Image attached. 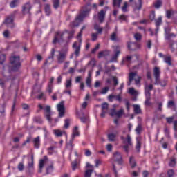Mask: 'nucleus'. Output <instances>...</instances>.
Wrapping results in <instances>:
<instances>
[{
  "label": "nucleus",
  "mask_w": 177,
  "mask_h": 177,
  "mask_svg": "<svg viewBox=\"0 0 177 177\" xmlns=\"http://www.w3.org/2000/svg\"><path fill=\"white\" fill-rule=\"evenodd\" d=\"M10 64L12 66L10 67V73L13 71L14 73L17 72L21 67V62H20V56L13 55L10 57Z\"/></svg>",
  "instance_id": "nucleus-1"
},
{
  "label": "nucleus",
  "mask_w": 177,
  "mask_h": 177,
  "mask_svg": "<svg viewBox=\"0 0 177 177\" xmlns=\"http://www.w3.org/2000/svg\"><path fill=\"white\" fill-rule=\"evenodd\" d=\"M84 2H85V4L82 6L79 15L85 19V17L89 16V13L92 10V4L91 3L92 0H84Z\"/></svg>",
  "instance_id": "nucleus-2"
},
{
  "label": "nucleus",
  "mask_w": 177,
  "mask_h": 177,
  "mask_svg": "<svg viewBox=\"0 0 177 177\" xmlns=\"http://www.w3.org/2000/svg\"><path fill=\"white\" fill-rule=\"evenodd\" d=\"M120 139L122 144L124 145L122 146V149H124L125 153H129V147L133 145L131 135L127 134V138L124 137V136H121Z\"/></svg>",
  "instance_id": "nucleus-3"
},
{
  "label": "nucleus",
  "mask_w": 177,
  "mask_h": 177,
  "mask_svg": "<svg viewBox=\"0 0 177 177\" xmlns=\"http://www.w3.org/2000/svg\"><path fill=\"white\" fill-rule=\"evenodd\" d=\"M31 9H32V6L30 1H28L22 6V14L23 15H31Z\"/></svg>",
  "instance_id": "nucleus-4"
},
{
  "label": "nucleus",
  "mask_w": 177,
  "mask_h": 177,
  "mask_svg": "<svg viewBox=\"0 0 177 177\" xmlns=\"http://www.w3.org/2000/svg\"><path fill=\"white\" fill-rule=\"evenodd\" d=\"M66 32H55V36L53 40V44H57V42H60V41L62 42H63V41H64V39L63 38V37H64V34Z\"/></svg>",
  "instance_id": "nucleus-5"
},
{
  "label": "nucleus",
  "mask_w": 177,
  "mask_h": 177,
  "mask_svg": "<svg viewBox=\"0 0 177 177\" xmlns=\"http://www.w3.org/2000/svg\"><path fill=\"white\" fill-rule=\"evenodd\" d=\"M85 18L79 14L73 21L70 24L71 27H78L81 21H84Z\"/></svg>",
  "instance_id": "nucleus-6"
},
{
  "label": "nucleus",
  "mask_w": 177,
  "mask_h": 177,
  "mask_svg": "<svg viewBox=\"0 0 177 177\" xmlns=\"http://www.w3.org/2000/svg\"><path fill=\"white\" fill-rule=\"evenodd\" d=\"M57 110L59 111V118L64 117V113L66 111V108H64V101H62L57 104Z\"/></svg>",
  "instance_id": "nucleus-7"
},
{
  "label": "nucleus",
  "mask_w": 177,
  "mask_h": 177,
  "mask_svg": "<svg viewBox=\"0 0 177 177\" xmlns=\"http://www.w3.org/2000/svg\"><path fill=\"white\" fill-rule=\"evenodd\" d=\"M123 115H124L123 109H121L118 111H115V109H112L111 110V113H110L111 117H114V115H115V117H118V118H121Z\"/></svg>",
  "instance_id": "nucleus-8"
},
{
  "label": "nucleus",
  "mask_w": 177,
  "mask_h": 177,
  "mask_svg": "<svg viewBox=\"0 0 177 177\" xmlns=\"http://www.w3.org/2000/svg\"><path fill=\"white\" fill-rule=\"evenodd\" d=\"M129 2L131 3V6L133 8V10H140L142 9V6L143 5V3L142 2V0H138L139 5L138 6V3L134 0H129Z\"/></svg>",
  "instance_id": "nucleus-9"
},
{
  "label": "nucleus",
  "mask_w": 177,
  "mask_h": 177,
  "mask_svg": "<svg viewBox=\"0 0 177 177\" xmlns=\"http://www.w3.org/2000/svg\"><path fill=\"white\" fill-rule=\"evenodd\" d=\"M66 58H67V50L64 53H59L57 57V63H59V64H62V63H64V61L66 60Z\"/></svg>",
  "instance_id": "nucleus-10"
},
{
  "label": "nucleus",
  "mask_w": 177,
  "mask_h": 177,
  "mask_svg": "<svg viewBox=\"0 0 177 177\" xmlns=\"http://www.w3.org/2000/svg\"><path fill=\"white\" fill-rule=\"evenodd\" d=\"M72 48L75 49L73 55H75V57H78L81 52V45L78 46V42L75 41L72 46Z\"/></svg>",
  "instance_id": "nucleus-11"
},
{
  "label": "nucleus",
  "mask_w": 177,
  "mask_h": 177,
  "mask_svg": "<svg viewBox=\"0 0 177 177\" xmlns=\"http://www.w3.org/2000/svg\"><path fill=\"white\" fill-rule=\"evenodd\" d=\"M17 13H19V10H16L10 15V17H8L5 20L6 24H10L13 23L14 19L16 17V15H17Z\"/></svg>",
  "instance_id": "nucleus-12"
},
{
  "label": "nucleus",
  "mask_w": 177,
  "mask_h": 177,
  "mask_svg": "<svg viewBox=\"0 0 177 177\" xmlns=\"http://www.w3.org/2000/svg\"><path fill=\"white\" fill-rule=\"evenodd\" d=\"M113 160L119 164V165H122V155L121 153L117 151L113 153Z\"/></svg>",
  "instance_id": "nucleus-13"
},
{
  "label": "nucleus",
  "mask_w": 177,
  "mask_h": 177,
  "mask_svg": "<svg viewBox=\"0 0 177 177\" xmlns=\"http://www.w3.org/2000/svg\"><path fill=\"white\" fill-rule=\"evenodd\" d=\"M114 55L112 56L111 59V62H117V59H118V56H120V53H121V48L119 46H116V48L114 50Z\"/></svg>",
  "instance_id": "nucleus-14"
},
{
  "label": "nucleus",
  "mask_w": 177,
  "mask_h": 177,
  "mask_svg": "<svg viewBox=\"0 0 177 177\" xmlns=\"http://www.w3.org/2000/svg\"><path fill=\"white\" fill-rule=\"evenodd\" d=\"M153 76L155 78V81L158 82L160 77H161V70H160V67L155 66L153 68Z\"/></svg>",
  "instance_id": "nucleus-15"
},
{
  "label": "nucleus",
  "mask_w": 177,
  "mask_h": 177,
  "mask_svg": "<svg viewBox=\"0 0 177 177\" xmlns=\"http://www.w3.org/2000/svg\"><path fill=\"white\" fill-rule=\"evenodd\" d=\"M167 109H171L173 111H176V102H175V100H170L168 101Z\"/></svg>",
  "instance_id": "nucleus-16"
},
{
  "label": "nucleus",
  "mask_w": 177,
  "mask_h": 177,
  "mask_svg": "<svg viewBox=\"0 0 177 177\" xmlns=\"http://www.w3.org/2000/svg\"><path fill=\"white\" fill-rule=\"evenodd\" d=\"M106 56H110V50H105L98 53V59H102V57H106Z\"/></svg>",
  "instance_id": "nucleus-17"
},
{
  "label": "nucleus",
  "mask_w": 177,
  "mask_h": 177,
  "mask_svg": "<svg viewBox=\"0 0 177 177\" xmlns=\"http://www.w3.org/2000/svg\"><path fill=\"white\" fill-rule=\"evenodd\" d=\"M106 17V12L104 10H101L98 14V19L100 23H103L104 21V17Z\"/></svg>",
  "instance_id": "nucleus-18"
},
{
  "label": "nucleus",
  "mask_w": 177,
  "mask_h": 177,
  "mask_svg": "<svg viewBox=\"0 0 177 177\" xmlns=\"http://www.w3.org/2000/svg\"><path fill=\"white\" fill-rule=\"evenodd\" d=\"M33 145L35 149H39V147L41 146V140L39 139V136L33 139Z\"/></svg>",
  "instance_id": "nucleus-19"
},
{
  "label": "nucleus",
  "mask_w": 177,
  "mask_h": 177,
  "mask_svg": "<svg viewBox=\"0 0 177 177\" xmlns=\"http://www.w3.org/2000/svg\"><path fill=\"white\" fill-rule=\"evenodd\" d=\"M136 77V73L135 72H131L129 74V82L127 83V85L129 86H131V84H132V81H133V79Z\"/></svg>",
  "instance_id": "nucleus-20"
},
{
  "label": "nucleus",
  "mask_w": 177,
  "mask_h": 177,
  "mask_svg": "<svg viewBox=\"0 0 177 177\" xmlns=\"http://www.w3.org/2000/svg\"><path fill=\"white\" fill-rule=\"evenodd\" d=\"M44 12H45L46 16H50V15H52V10L50 9V4H45Z\"/></svg>",
  "instance_id": "nucleus-21"
},
{
  "label": "nucleus",
  "mask_w": 177,
  "mask_h": 177,
  "mask_svg": "<svg viewBox=\"0 0 177 177\" xmlns=\"http://www.w3.org/2000/svg\"><path fill=\"white\" fill-rule=\"evenodd\" d=\"M74 138H71L68 143H66V149L70 150L71 153L73 151V149H74Z\"/></svg>",
  "instance_id": "nucleus-22"
},
{
  "label": "nucleus",
  "mask_w": 177,
  "mask_h": 177,
  "mask_svg": "<svg viewBox=\"0 0 177 177\" xmlns=\"http://www.w3.org/2000/svg\"><path fill=\"white\" fill-rule=\"evenodd\" d=\"M164 62L168 66H172V56L168 55L167 57H165Z\"/></svg>",
  "instance_id": "nucleus-23"
},
{
  "label": "nucleus",
  "mask_w": 177,
  "mask_h": 177,
  "mask_svg": "<svg viewBox=\"0 0 177 177\" xmlns=\"http://www.w3.org/2000/svg\"><path fill=\"white\" fill-rule=\"evenodd\" d=\"M19 3H20V0H12L10 3V8L13 9V8L19 6Z\"/></svg>",
  "instance_id": "nucleus-24"
},
{
  "label": "nucleus",
  "mask_w": 177,
  "mask_h": 177,
  "mask_svg": "<svg viewBox=\"0 0 177 177\" xmlns=\"http://www.w3.org/2000/svg\"><path fill=\"white\" fill-rule=\"evenodd\" d=\"M75 136H80V131H78V127L75 126L73 131L72 139H75Z\"/></svg>",
  "instance_id": "nucleus-25"
},
{
  "label": "nucleus",
  "mask_w": 177,
  "mask_h": 177,
  "mask_svg": "<svg viewBox=\"0 0 177 177\" xmlns=\"http://www.w3.org/2000/svg\"><path fill=\"white\" fill-rule=\"evenodd\" d=\"M154 85H160L161 86H167V80H161L159 78V80L158 82L156 80L155 81Z\"/></svg>",
  "instance_id": "nucleus-26"
},
{
  "label": "nucleus",
  "mask_w": 177,
  "mask_h": 177,
  "mask_svg": "<svg viewBox=\"0 0 177 177\" xmlns=\"http://www.w3.org/2000/svg\"><path fill=\"white\" fill-rule=\"evenodd\" d=\"M94 30L97 31L95 34H100L101 35V34L103 32V28L100 27V26L98 24L94 26Z\"/></svg>",
  "instance_id": "nucleus-27"
},
{
  "label": "nucleus",
  "mask_w": 177,
  "mask_h": 177,
  "mask_svg": "<svg viewBox=\"0 0 177 177\" xmlns=\"http://www.w3.org/2000/svg\"><path fill=\"white\" fill-rule=\"evenodd\" d=\"M34 168V155L31 156L30 162H28V169H31Z\"/></svg>",
  "instance_id": "nucleus-28"
},
{
  "label": "nucleus",
  "mask_w": 177,
  "mask_h": 177,
  "mask_svg": "<svg viewBox=\"0 0 177 177\" xmlns=\"http://www.w3.org/2000/svg\"><path fill=\"white\" fill-rule=\"evenodd\" d=\"M133 107H134V113L135 114H141L142 113V109H140V106L133 104Z\"/></svg>",
  "instance_id": "nucleus-29"
},
{
  "label": "nucleus",
  "mask_w": 177,
  "mask_h": 177,
  "mask_svg": "<svg viewBox=\"0 0 177 177\" xmlns=\"http://www.w3.org/2000/svg\"><path fill=\"white\" fill-rule=\"evenodd\" d=\"M53 7L54 9H59L60 8V0H53Z\"/></svg>",
  "instance_id": "nucleus-30"
},
{
  "label": "nucleus",
  "mask_w": 177,
  "mask_h": 177,
  "mask_svg": "<svg viewBox=\"0 0 177 177\" xmlns=\"http://www.w3.org/2000/svg\"><path fill=\"white\" fill-rule=\"evenodd\" d=\"M127 48L129 50H136V44L135 43H128Z\"/></svg>",
  "instance_id": "nucleus-31"
},
{
  "label": "nucleus",
  "mask_w": 177,
  "mask_h": 177,
  "mask_svg": "<svg viewBox=\"0 0 177 177\" xmlns=\"http://www.w3.org/2000/svg\"><path fill=\"white\" fill-rule=\"evenodd\" d=\"M122 0H113V8H120Z\"/></svg>",
  "instance_id": "nucleus-32"
},
{
  "label": "nucleus",
  "mask_w": 177,
  "mask_h": 177,
  "mask_svg": "<svg viewBox=\"0 0 177 177\" xmlns=\"http://www.w3.org/2000/svg\"><path fill=\"white\" fill-rule=\"evenodd\" d=\"M162 24V17H159L157 19H155V26L160 27Z\"/></svg>",
  "instance_id": "nucleus-33"
},
{
  "label": "nucleus",
  "mask_w": 177,
  "mask_h": 177,
  "mask_svg": "<svg viewBox=\"0 0 177 177\" xmlns=\"http://www.w3.org/2000/svg\"><path fill=\"white\" fill-rule=\"evenodd\" d=\"M153 6L156 9H160V6H162V1L161 0H157L154 3Z\"/></svg>",
  "instance_id": "nucleus-34"
},
{
  "label": "nucleus",
  "mask_w": 177,
  "mask_h": 177,
  "mask_svg": "<svg viewBox=\"0 0 177 177\" xmlns=\"http://www.w3.org/2000/svg\"><path fill=\"white\" fill-rule=\"evenodd\" d=\"M129 164L131 168H135V167H136V161H135L132 156L129 158Z\"/></svg>",
  "instance_id": "nucleus-35"
},
{
  "label": "nucleus",
  "mask_w": 177,
  "mask_h": 177,
  "mask_svg": "<svg viewBox=\"0 0 177 177\" xmlns=\"http://www.w3.org/2000/svg\"><path fill=\"white\" fill-rule=\"evenodd\" d=\"M34 122H36L37 124H42V118H41L40 116H35L33 118Z\"/></svg>",
  "instance_id": "nucleus-36"
},
{
  "label": "nucleus",
  "mask_w": 177,
  "mask_h": 177,
  "mask_svg": "<svg viewBox=\"0 0 177 177\" xmlns=\"http://www.w3.org/2000/svg\"><path fill=\"white\" fill-rule=\"evenodd\" d=\"M136 132L138 135H140V133H142V123L138 124V126L136 129Z\"/></svg>",
  "instance_id": "nucleus-37"
},
{
  "label": "nucleus",
  "mask_w": 177,
  "mask_h": 177,
  "mask_svg": "<svg viewBox=\"0 0 177 177\" xmlns=\"http://www.w3.org/2000/svg\"><path fill=\"white\" fill-rule=\"evenodd\" d=\"M53 171V162H51V164L46 168V174H51V172Z\"/></svg>",
  "instance_id": "nucleus-38"
},
{
  "label": "nucleus",
  "mask_w": 177,
  "mask_h": 177,
  "mask_svg": "<svg viewBox=\"0 0 177 177\" xmlns=\"http://www.w3.org/2000/svg\"><path fill=\"white\" fill-rule=\"evenodd\" d=\"M102 111H107L109 110V104L107 102H104L101 105Z\"/></svg>",
  "instance_id": "nucleus-39"
},
{
  "label": "nucleus",
  "mask_w": 177,
  "mask_h": 177,
  "mask_svg": "<svg viewBox=\"0 0 177 177\" xmlns=\"http://www.w3.org/2000/svg\"><path fill=\"white\" fill-rule=\"evenodd\" d=\"M165 39H167V40H169L171 38H172V37H175V35L173 34V33H168L167 32V28L165 29Z\"/></svg>",
  "instance_id": "nucleus-40"
},
{
  "label": "nucleus",
  "mask_w": 177,
  "mask_h": 177,
  "mask_svg": "<svg viewBox=\"0 0 177 177\" xmlns=\"http://www.w3.org/2000/svg\"><path fill=\"white\" fill-rule=\"evenodd\" d=\"M115 134L111 133L108 134V139L110 140V142H114L115 140Z\"/></svg>",
  "instance_id": "nucleus-41"
},
{
  "label": "nucleus",
  "mask_w": 177,
  "mask_h": 177,
  "mask_svg": "<svg viewBox=\"0 0 177 177\" xmlns=\"http://www.w3.org/2000/svg\"><path fill=\"white\" fill-rule=\"evenodd\" d=\"M165 120L167 124H172L174 121V120H175V116L167 117Z\"/></svg>",
  "instance_id": "nucleus-42"
},
{
  "label": "nucleus",
  "mask_w": 177,
  "mask_h": 177,
  "mask_svg": "<svg viewBox=\"0 0 177 177\" xmlns=\"http://www.w3.org/2000/svg\"><path fill=\"white\" fill-rule=\"evenodd\" d=\"M145 97L147 99H151V93H150V90L147 88H145Z\"/></svg>",
  "instance_id": "nucleus-43"
},
{
  "label": "nucleus",
  "mask_w": 177,
  "mask_h": 177,
  "mask_svg": "<svg viewBox=\"0 0 177 177\" xmlns=\"http://www.w3.org/2000/svg\"><path fill=\"white\" fill-rule=\"evenodd\" d=\"M55 52H56V49L52 48L50 55V56L48 57V60L50 59H51V60H53V58L55 57Z\"/></svg>",
  "instance_id": "nucleus-44"
},
{
  "label": "nucleus",
  "mask_w": 177,
  "mask_h": 177,
  "mask_svg": "<svg viewBox=\"0 0 177 177\" xmlns=\"http://www.w3.org/2000/svg\"><path fill=\"white\" fill-rule=\"evenodd\" d=\"M86 84L88 88H92V79L86 77Z\"/></svg>",
  "instance_id": "nucleus-45"
},
{
  "label": "nucleus",
  "mask_w": 177,
  "mask_h": 177,
  "mask_svg": "<svg viewBox=\"0 0 177 177\" xmlns=\"http://www.w3.org/2000/svg\"><path fill=\"white\" fill-rule=\"evenodd\" d=\"M164 132L166 138H167V139H169L171 138V136L169 134V129H168V127H165L164 129Z\"/></svg>",
  "instance_id": "nucleus-46"
},
{
  "label": "nucleus",
  "mask_w": 177,
  "mask_h": 177,
  "mask_svg": "<svg viewBox=\"0 0 177 177\" xmlns=\"http://www.w3.org/2000/svg\"><path fill=\"white\" fill-rule=\"evenodd\" d=\"M6 60V55L5 54H2L0 55V64H3L5 61Z\"/></svg>",
  "instance_id": "nucleus-47"
},
{
  "label": "nucleus",
  "mask_w": 177,
  "mask_h": 177,
  "mask_svg": "<svg viewBox=\"0 0 177 177\" xmlns=\"http://www.w3.org/2000/svg\"><path fill=\"white\" fill-rule=\"evenodd\" d=\"M17 169L19 171H24V163L23 162H21L18 164Z\"/></svg>",
  "instance_id": "nucleus-48"
},
{
  "label": "nucleus",
  "mask_w": 177,
  "mask_h": 177,
  "mask_svg": "<svg viewBox=\"0 0 177 177\" xmlns=\"http://www.w3.org/2000/svg\"><path fill=\"white\" fill-rule=\"evenodd\" d=\"M6 107V104H3L2 105H0V113L1 114H3V115H5V109Z\"/></svg>",
  "instance_id": "nucleus-49"
},
{
  "label": "nucleus",
  "mask_w": 177,
  "mask_h": 177,
  "mask_svg": "<svg viewBox=\"0 0 177 177\" xmlns=\"http://www.w3.org/2000/svg\"><path fill=\"white\" fill-rule=\"evenodd\" d=\"M142 147V143L139 140H137L136 145V149L138 151H140V148Z\"/></svg>",
  "instance_id": "nucleus-50"
},
{
  "label": "nucleus",
  "mask_w": 177,
  "mask_h": 177,
  "mask_svg": "<svg viewBox=\"0 0 177 177\" xmlns=\"http://www.w3.org/2000/svg\"><path fill=\"white\" fill-rule=\"evenodd\" d=\"M15 107H16V96L14 98V102L11 109V112H10V115H13V112L15 111Z\"/></svg>",
  "instance_id": "nucleus-51"
},
{
  "label": "nucleus",
  "mask_w": 177,
  "mask_h": 177,
  "mask_svg": "<svg viewBox=\"0 0 177 177\" xmlns=\"http://www.w3.org/2000/svg\"><path fill=\"white\" fill-rule=\"evenodd\" d=\"M172 15H174V11L171 10H168L166 11V17H167L168 19H171Z\"/></svg>",
  "instance_id": "nucleus-52"
},
{
  "label": "nucleus",
  "mask_w": 177,
  "mask_h": 177,
  "mask_svg": "<svg viewBox=\"0 0 177 177\" xmlns=\"http://www.w3.org/2000/svg\"><path fill=\"white\" fill-rule=\"evenodd\" d=\"M156 19V12L152 11L149 15V19L151 21H153Z\"/></svg>",
  "instance_id": "nucleus-53"
},
{
  "label": "nucleus",
  "mask_w": 177,
  "mask_h": 177,
  "mask_svg": "<svg viewBox=\"0 0 177 177\" xmlns=\"http://www.w3.org/2000/svg\"><path fill=\"white\" fill-rule=\"evenodd\" d=\"M174 175H175L174 169H169L167 171V177H174Z\"/></svg>",
  "instance_id": "nucleus-54"
},
{
  "label": "nucleus",
  "mask_w": 177,
  "mask_h": 177,
  "mask_svg": "<svg viewBox=\"0 0 177 177\" xmlns=\"http://www.w3.org/2000/svg\"><path fill=\"white\" fill-rule=\"evenodd\" d=\"M93 172V169H88L86 170L84 174L85 177H91V175H92V173Z\"/></svg>",
  "instance_id": "nucleus-55"
},
{
  "label": "nucleus",
  "mask_w": 177,
  "mask_h": 177,
  "mask_svg": "<svg viewBox=\"0 0 177 177\" xmlns=\"http://www.w3.org/2000/svg\"><path fill=\"white\" fill-rule=\"evenodd\" d=\"M169 167H175L176 165V159L172 158L169 163Z\"/></svg>",
  "instance_id": "nucleus-56"
},
{
  "label": "nucleus",
  "mask_w": 177,
  "mask_h": 177,
  "mask_svg": "<svg viewBox=\"0 0 177 177\" xmlns=\"http://www.w3.org/2000/svg\"><path fill=\"white\" fill-rule=\"evenodd\" d=\"M98 33H92L91 34V41H93V42H95V41H96L97 39V36H98Z\"/></svg>",
  "instance_id": "nucleus-57"
},
{
  "label": "nucleus",
  "mask_w": 177,
  "mask_h": 177,
  "mask_svg": "<svg viewBox=\"0 0 177 177\" xmlns=\"http://www.w3.org/2000/svg\"><path fill=\"white\" fill-rule=\"evenodd\" d=\"M129 93H130V95H131L132 96H135L136 95L137 92L135 88H131L129 89Z\"/></svg>",
  "instance_id": "nucleus-58"
},
{
  "label": "nucleus",
  "mask_w": 177,
  "mask_h": 177,
  "mask_svg": "<svg viewBox=\"0 0 177 177\" xmlns=\"http://www.w3.org/2000/svg\"><path fill=\"white\" fill-rule=\"evenodd\" d=\"M55 136L60 138L63 136V132H62L60 130H55Z\"/></svg>",
  "instance_id": "nucleus-59"
},
{
  "label": "nucleus",
  "mask_w": 177,
  "mask_h": 177,
  "mask_svg": "<svg viewBox=\"0 0 177 177\" xmlns=\"http://www.w3.org/2000/svg\"><path fill=\"white\" fill-rule=\"evenodd\" d=\"M71 85H73L71 83V79L67 80L66 83V88L68 89V88H71Z\"/></svg>",
  "instance_id": "nucleus-60"
},
{
  "label": "nucleus",
  "mask_w": 177,
  "mask_h": 177,
  "mask_svg": "<svg viewBox=\"0 0 177 177\" xmlns=\"http://www.w3.org/2000/svg\"><path fill=\"white\" fill-rule=\"evenodd\" d=\"M45 167V159H41L39 162V168H44Z\"/></svg>",
  "instance_id": "nucleus-61"
},
{
  "label": "nucleus",
  "mask_w": 177,
  "mask_h": 177,
  "mask_svg": "<svg viewBox=\"0 0 177 177\" xmlns=\"http://www.w3.org/2000/svg\"><path fill=\"white\" fill-rule=\"evenodd\" d=\"M6 81L3 79H0V86L2 88V89H4L6 88L5 86Z\"/></svg>",
  "instance_id": "nucleus-62"
},
{
  "label": "nucleus",
  "mask_w": 177,
  "mask_h": 177,
  "mask_svg": "<svg viewBox=\"0 0 177 177\" xmlns=\"http://www.w3.org/2000/svg\"><path fill=\"white\" fill-rule=\"evenodd\" d=\"M134 37L136 41H140V39H142V35L140 33H136L134 35Z\"/></svg>",
  "instance_id": "nucleus-63"
},
{
  "label": "nucleus",
  "mask_w": 177,
  "mask_h": 177,
  "mask_svg": "<svg viewBox=\"0 0 177 177\" xmlns=\"http://www.w3.org/2000/svg\"><path fill=\"white\" fill-rule=\"evenodd\" d=\"M173 128H174V131L177 132V120H174L173 122Z\"/></svg>",
  "instance_id": "nucleus-64"
}]
</instances>
